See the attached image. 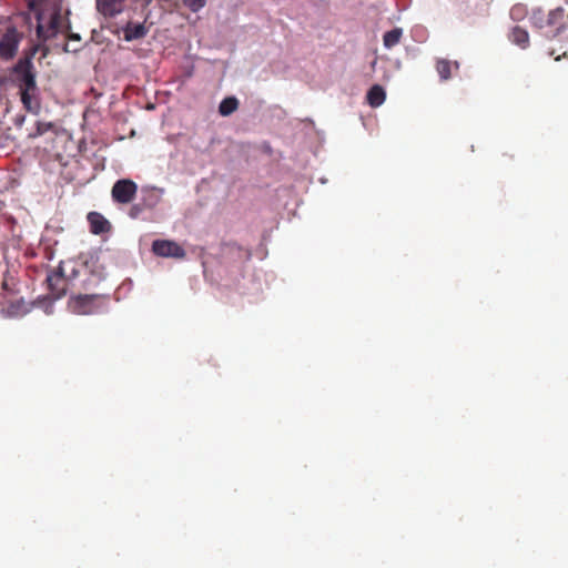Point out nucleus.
<instances>
[{
  "label": "nucleus",
  "mask_w": 568,
  "mask_h": 568,
  "mask_svg": "<svg viewBox=\"0 0 568 568\" xmlns=\"http://www.w3.org/2000/svg\"><path fill=\"white\" fill-rule=\"evenodd\" d=\"M29 312L30 308L23 302L12 303L8 308V313L12 316L24 315Z\"/></svg>",
  "instance_id": "nucleus-19"
},
{
  "label": "nucleus",
  "mask_w": 568,
  "mask_h": 568,
  "mask_svg": "<svg viewBox=\"0 0 568 568\" xmlns=\"http://www.w3.org/2000/svg\"><path fill=\"white\" fill-rule=\"evenodd\" d=\"M366 99L371 106L377 108L382 105L386 99L385 90L383 87L375 84L368 90Z\"/></svg>",
  "instance_id": "nucleus-11"
},
{
  "label": "nucleus",
  "mask_w": 568,
  "mask_h": 568,
  "mask_svg": "<svg viewBox=\"0 0 568 568\" xmlns=\"http://www.w3.org/2000/svg\"><path fill=\"white\" fill-rule=\"evenodd\" d=\"M90 231L95 235L108 233L111 230L110 222L99 212H90L87 216Z\"/></svg>",
  "instance_id": "nucleus-9"
},
{
  "label": "nucleus",
  "mask_w": 568,
  "mask_h": 568,
  "mask_svg": "<svg viewBox=\"0 0 568 568\" xmlns=\"http://www.w3.org/2000/svg\"><path fill=\"white\" fill-rule=\"evenodd\" d=\"M98 11L104 17H114L126 7V0H95Z\"/></svg>",
  "instance_id": "nucleus-8"
},
{
  "label": "nucleus",
  "mask_w": 568,
  "mask_h": 568,
  "mask_svg": "<svg viewBox=\"0 0 568 568\" xmlns=\"http://www.w3.org/2000/svg\"><path fill=\"white\" fill-rule=\"evenodd\" d=\"M402 36L403 31L400 28H394L387 31L383 37L384 45L387 49L395 47L396 44L399 43Z\"/></svg>",
  "instance_id": "nucleus-15"
},
{
  "label": "nucleus",
  "mask_w": 568,
  "mask_h": 568,
  "mask_svg": "<svg viewBox=\"0 0 568 568\" xmlns=\"http://www.w3.org/2000/svg\"><path fill=\"white\" fill-rule=\"evenodd\" d=\"M31 69V57L27 55L18 61L10 78V80L19 88L21 101L24 108L29 111H32V100L36 91V81Z\"/></svg>",
  "instance_id": "nucleus-3"
},
{
  "label": "nucleus",
  "mask_w": 568,
  "mask_h": 568,
  "mask_svg": "<svg viewBox=\"0 0 568 568\" xmlns=\"http://www.w3.org/2000/svg\"><path fill=\"white\" fill-rule=\"evenodd\" d=\"M78 274L79 271L75 268L74 262H60L58 270L49 272L47 275L44 285L49 294L41 298L38 297V308H44V312L50 314L51 311L47 305V301H55L64 296L68 287L72 284V281Z\"/></svg>",
  "instance_id": "nucleus-2"
},
{
  "label": "nucleus",
  "mask_w": 568,
  "mask_h": 568,
  "mask_svg": "<svg viewBox=\"0 0 568 568\" xmlns=\"http://www.w3.org/2000/svg\"><path fill=\"white\" fill-rule=\"evenodd\" d=\"M453 63L449 60L440 59L436 63V70L442 80H448L452 75Z\"/></svg>",
  "instance_id": "nucleus-16"
},
{
  "label": "nucleus",
  "mask_w": 568,
  "mask_h": 568,
  "mask_svg": "<svg viewBox=\"0 0 568 568\" xmlns=\"http://www.w3.org/2000/svg\"><path fill=\"white\" fill-rule=\"evenodd\" d=\"M123 31H124V39L126 41L141 39V38L145 37V34L148 33L146 28L142 23H138V24L128 23V26L124 28Z\"/></svg>",
  "instance_id": "nucleus-12"
},
{
  "label": "nucleus",
  "mask_w": 568,
  "mask_h": 568,
  "mask_svg": "<svg viewBox=\"0 0 568 568\" xmlns=\"http://www.w3.org/2000/svg\"><path fill=\"white\" fill-rule=\"evenodd\" d=\"M104 301L103 295L99 294H85V295H78L73 300V311L78 314H92L97 312V310L101 306V304Z\"/></svg>",
  "instance_id": "nucleus-6"
},
{
  "label": "nucleus",
  "mask_w": 568,
  "mask_h": 568,
  "mask_svg": "<svg viewBox=\"0 0 568 568\" xmlns=\"http://www.w3.org/2000/svg\"><path fill=\"white\" fill-rule=\"evenodd\" d=\"M152 251L155 255L162 257L182 258L185 256L184 248L174 241L155 240L152 243Z\"/></svg>",
  "instance_id": "nucleus-7"
},
{
  "label": "nucleus",
  "mask_w": 568,
  "mask_h": 568,
  "mask_svg": "<svg viewBox=\"0 0 568 568\" xmlns=\"http://www.w3.org/2000/svg\"><path fill=\"white\" fill-rule=\"evenodd\" d=\"M140 212H141V209L138 205H134L130 210V216L135 219V217H138Z\"/></svg>",
  "instance_id": "nucleus-21"
},
{
  "label": "nucleus",
  "mask_w": 568,
  "mask_h": 568,
  "mask_svg": "<svg viewBox=\"0 0 568 568\" xmlns=\"http://www.w3.org/2000/svg\"><path fill=\"white\" fill-rule=\"evenodd\" d=\"M8 81V78L7 77H1L0 75V88L6 84V82Z\"/></svg>",
  "instance_id": "nucleus-23"
},
{
  "label": "nucleus",
  "mask_w": 568,
  "mask_h": 568,
  "mask_svg": "<svg viewBox=\"0 0 568 568\" xmlns=\"http://www.w3.org/2000/svg\"><path fill=\"white\" fill-rule=\"evenodd\" d=\"M70 23L62 14L61 3L54 1L47 7L45 0H38V52L42 58L48 53L70 52L67 39L80 40L79 34H70Z\"/></svg>",
  "instance_id": "nucleus-1"
},
{
  "label": "nucleus",
  "mask_w": 568,
  "mask_h": 568,
  "mask_svg": "<svg viewBox=\"0 0 568 568\" xmlns=\"http://www.w3.org/2000/svg\"><path fill=\"white\" fill-rule=\"evenodd\" d=\"M138 192L135 182L129 179L118 180L111 190L112 200L119 204H129L133 201Z\"/></svg>",
  "instance_id": "nucleus-4"
},
{
  "label": "nucleus",
  "mask_w": 568,
  "mask_h": 568,
  "mask_svg": "<svg viewBox=\"0 0 568 568\" xmlns=\"http://www.w3.org/2000/svg\"><path fill=\"white\" fill-rule=\"evenodd\" d=\"M206 1L205 0H184V4L192 11L197 12L202 8H204Z\"/></svg>",
  "instance_id": "nucleus-20"
},
{
  "label": "nucleus",
  "mask_w": 568,
  "mask_h": 568,
  "mask_svg": "<svg viewBox=\"0 0 568 568\" xmlns=\"http://www.w3.org/2000/svg\"><path fill=\"white\" fill-rule=\"evenodd\" d=\"M546 19H547V16H545L544 12L540 9L534 10L531 16H530L531 24L534 27H536V28H539V29L548 27L546 24Z\"/></svg>",
  "instance_id": "nucleus-18"
},
{
  "label": "nucleus",
  "mask_w": 568,
  "mask_h": 568,
  "mask_svg": "<svg viewBox=\"0 0 568 568\" xmlns=\"http://www.w3.org/2000/svg\"><path fill=\"white\" fill-rule=\"evenodd\" d=\"M509 14L514 21H521L528 14L527 6L523 3H516L511 7Z\"/></svg>",
  "instance_id": "nucleus-17"
},
{
  "label": "nucleus",
  "mask_w": 568,
  "mask_h": 568,
  "mask_svg": "<svg viewBox=\"0 0 568 568\" xmlns=\"http://www.w3.org/2000/svg\"><path fill=\"white\" fill-rule=\"evenodd\" d=\"M30 11H36V0H26Z\"/></svg>",
  "instance_id": "nucleus-22"
},
{
  "label": "nucleus",
  "mask_w": 568,
  "mask_h": 568,
  "mask_svg": "<svg viewBox=\"0 0 568 568\" xmlns=\"http://www.w3.org/2000/svg\"><path fill=\"white\" fill-rule=\"evenodd\" d=\"M565 10L562 8H556L555 10L549 11L546 19V24L548 27L555 28L556 33H559L561 30L567 28V24L564 22Z\"/></svg>",
  "instance_id": "nucleus-10"
},
{
  "label": "nucleus",
  "mask_w": 568,
  "mask_h": 568,
  "mask_svg": "<svg viewBox=\"0 0 568 568\" xmlns=\"http://www.w3.org/2000/svg\"><path fill=\"white\" fill-rule=\"evenodd\" d=\"M45 254H47V257L50 260L51 258V252L48 247H45Z\"/></svg>",
  "instance_id": "nucleus-25"
},
{
  "label": "nucleus",
  "mask_w": 568,
  "mask_h": 568,
  "mask_svg": "<svg viewBox=\"0 0 568 568\" xmlns=\"http://www.w3.org/2000/svg\"><path fill=\"white\" fill-rule=\"evenodd\" d=\"M239 108V100L235 97L223 99L219 105V112L223 116H227L235 112Z\"/></svg>",
  "instance_id": "nucleus-14"
},
{
  "label": "nucleus",
  "mask_w": 568,
  "mask_h": 568,
  "mask_svg": "<svg viewBox=\"0 0 568 568\" xmlns=\"http://www.w3.org/2000/svg\"><path fill=\"white\" fill-rule=\"evenodd\" d=\"M30 53L33 54L36 52V44H32L29 49Z\"/></svg>",
  "instance_id": "nucleus-24"
},
{
  "label": "nucleus",
  "mask_w": 568,
  "mask_h": 568,
  "mask_svg": "<svg viewBox=\"0 0 568 568\" xmlns=\"http://www.w3.org/2000/svg\"><path fill=\"white\" fill-rule=\"evenodd\" d=\"M509 39L513 43L520 47L521 49H526L529 47V34L527 30L520 27L513 28Z\"/></svg>",
  "instance_id": "nucleus-13"
},
{
  "label": "nucleus",
  "mask_w": 568,
  "mask_h": 568,
  "mask_svg": "<svg viewBox=\"0 0 568 568\" xmlns=\"http://www.w3.org/2000/svg\"><path fill=\"white\" fill-rule=\"evenodd\" d=\"M22 34L14 28L8 27L0 38V57L3 60L12 59L18 50Z\"/></svg>",
  "instance_id": "nucleus-5"
}]
</instances>
